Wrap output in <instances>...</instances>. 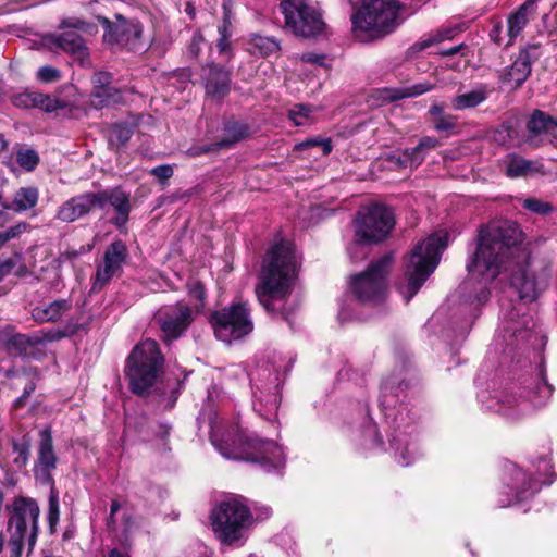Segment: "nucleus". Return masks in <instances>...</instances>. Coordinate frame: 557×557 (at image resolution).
I'll use <instances>...</instances> for the list:
<instances>
[{
  "label": "nucleus",
  "mask_w": 557,
  "mask_h": 557,
  "mask_svg": "<svg viewBox=\"0 0 557 557\" xmlns=\"http://www.w3.org/2000/svg\"><path fill=\"white\" fill-rule=\"evenodd\" d=\"M522 232L510 221H495L479 231L476 248L469 258V280L460 286V293L468 294L467 300L484 304L490 297L487 285L505 272H510L511 288L519 301L506 308L502 314L496 343L504 352L528 348L537 339L535 322L527 313V302L536 299L539 283L528 272V252L520 247Z\"/></svg>",
  "instance_id": "1"
},
{
  "label": "nucleus",
  "mask_w": 557,
  "mask_h": 557,
  "mask_svg": "<svg viewBox=\"0 0 557 557\" xmlns=\"http://www.w3.org/2000/svg\"><path fill=\"white\" fill-rule=\"evenodd\" d=\"M297 275V258L294 245L281 240L267 252L256 286L259 302L268 312H274L272 300L284 299L292 292Z\"/></svg>",
  "instance_id": "2"
},
{
  "label": "nucleus",
  "mask_w": 557,
  "mask_h": 557,
  "mask_svg": "<svg viewBox=\"0 0 557 557\" xmlns=\"http://www.w3.org/2000/svg\"><path fill=\"white\" fill-rule=\"evenodd\" d=\"M210 438L225 458L258 463L267 472L285 466L283 448L273 441L260 438L253 432L237 428L224 437L212 428Z\"/></svg>",
  "instance_id": "3"
},
{
  "label": "nucleus",
  "mask_w": 557,
  "mask_h": 557,
  "mask_svg": "<svg viewBox=\"0 0 557 557\" xmlns=\"http://www.w3.org/2000/svg\"><path fill=\"white\" fill-rule=\"evenodd\" d=\"M448 245V234L436 232L418 243L405 264V281L398 286L408 302L421 288L440 263L441 255Z\"/></svg>",
  "instance_id": "4"
},
{
  "label": "nucleus",
  "mask_w": 557,
  "mask_h": 557,
  "mask_svg": "<svg viewBox=\"0 0 557 557\" xmlns=\"http://www.w3.org/2000/svg\"><path fill=\"white\" fill-rule=\"evenodd\" d=\"M110 203L117 215L114 223L117 226L124 225L128 220L131 211L129 195L120 187L99 191H86L64 201L55 212V219L72 223L86 215L95 209H103Z\"/></svg>",
  "instance_id": "5"
},
{
  "label": "nucleus",
  "mask_w": 557,
  "mask_h": 557,
  "mask_svg": "<svg viewBox=\"0 0 557 557\" xmlns=\"http://www.w3.org/2000/svg\"><path fill=\"white\" fill-rule=\"evenodd\" d=\"M8 545L14 557H21L25 545L33 549L39 533L40 508L36 499L16 496L8 505Z\"/></svg>",
  "instance_id": "6"
},
{
  "label": "nucleus",
  "mask_w": 557,
  "mask_h": 557,
  "mask_svg": "<svg viewBox=\"0 0 557 557\" xmlns=\"http://www.w3.org/2000/svg\"><path fill=\"white\" fill-rule=\"evenodd\" d=\"M253 522L249 507L239 498L221 502L211 513V525L216 540L228 546H243Z\"/></svg>",
  "instance_id": "7"
},
{
  "label": "nucleus",
  "mask_w": 557,
  "mask_h": 557,
  "mask_svg": "<svg viewBox=\"0 0 557 557\" xmlns=\"http://www.w3.org/2000/svg\"><path fill=\"white\" fill-rule=\"evenodd\" d=\"M158 343L145 339L137 344L126 360L125 374L133 393L144 395L156 383L163 368Z\"/></svg>",
  "instance_id": "8"
},
{
  "label": "nucleus",
  "mask_w": 557,
  "mask_h": 557,
  "mask_svg": "<svg viewBox=\"0 0 557 557\" xmlns=\"http://www.w3.org/2000/svg\"><path fill=\"white\" fill-rule=\"evenodd\" d=\"M356 36L370 34L382 37L393 33L401 23L400 5L396 0H369L351 16Z\"/></svg>",
  "instance_id": "9"
},
{
  "label": "nucleus",
  "mask_w": 557,
  "mask_h": 557,
  "mask_svg": "<svg viewBox=\"0 0 557 557\" xmlns=\"http://www.w3.org/2000/svg\"><path fill=\"white\" fill-rule=\"evenodd\" d=\"M60 34H50L44 38L45 45L50 49H60L70 53L82 65L89 64V52L82 35H96L97 26L81 17L71 16L61 21Z\"/></svg>",
  "instance_id": "10"
},
{
  "label": "nucleus",
  "mask_w": 557,
  "mask_h": 557,
  "mask_svg": "<svg viewBox=\"0 0 557 557\" xmlns=\"http://www.w3.org/2000/svg\"><path fill=\"white\" fill-rule=\"evenodd\" d=\"M392 264L393 256L388 253L371 262L363 272L350 277V290L359 302L377 304L384 300Z\"/></svg>",
  "instance_id": "11"
},
{
  "label": "nucleus",
  "mask_w": 557,
  "mask_h": 557,
  "mask_svg": "<svg viewBox=\"0 0 557 557\" xmlns=\"http://www.w3.org/2000/svg\"><path fill=\"white\" fill-rule=\"evenodd\" d=\"M354 222L356 244H376L389 235L395 216L391 208L373 203L359 210Z\"/></svg>",
  "instance_id": "12"
},
{
  "label": "nucleus",
  "mask_w": 557,
  "mask_h": 557,
  "mask_svg": "<svg viewBox=\"0 0 557 557\" xmlns=\"http://www.w3.org/2000/svg\"><path fill=\"white\" fill-rule=\"evenodd\" d=\"M215 336L225 343L240 339L253 330V322L247 304H232L211 315Z\"/></svg>",
  "instance_id": "13"
},
{
  "label": "nucleus",
  "mask_w": 557,
  "mask_h": 557,
  "mask_svg": "<svg viewBox=\"0 0 557 557\" xmlns=\"http://www.w3.org/2000/svg\"><path fill=\"white\" fill-rule=\"evenodd\" d=\"M280 7L285 26L296 36L315 37L324 30L325 23L320 11L308 0H283Z\"/></svg>",
  "instance_id": "14"
},
{
  "label": "nucleus",
  "mask_w": 557,
  "mask_h": 557,
  "mask_svg": "<svg viewBox=\"0 0 557 557\" xmlns=\"http://www.w3.org/2000/svg\"><path fill=\"white\" fill-rule=\"evenodd\" d=\"M527 395L504 394L500 396L499 411L511 418L528 413L532 407L544 405L553 394V387L546 382L544 373L539 370L532 383L523 387Z\"/></svg>",
  "instance_id": "15"
},
{
  "label": "nucleus",
  "mask_w": 557,
  "mask_h": 557,
  "mask_svg": "<svg viewBox=\"0 0 557 557\" xmlns=\"http://www.w3.org/2000/svg\"><path fill=\"white\" fill-rule=\"evenodd\" d=\"M250 380L253 388L256 410L262 411V407H264L267 412H275L281 401L280 387L283 383L278 370L269 364L259 366L251 373Z\"/></svg>",
  "instance_id": "16"
},
{
  "label": "nucleus",
  "mask_w": 557,
  "mask_h": 557,
  "mask_svg": "<svg viewBox=\"0 0 557 557\" xmlns=\"http://www.w3.org/2000/svg\"><path fill=\"white\" fill-rule=\"evenodd\" d=\"M115 22L107 17L99 21L104 26L103 39L109 45H116L129 51L143 49V25L137 20H126L120 14L115 15Z\"/></svg>",
  "instance_id": "17"
},
{
  "label": "nucleus",
  "mask_w": 557,
  "mask_h": 557,
  "mask_svg": "<svg viewBox=\"0 0 557 557\" xmlns=\"http://www.w3.org/2000/svg\"><path fill=\"white\" fill-rule=\"evenodd\" d=\"M156 320L166 341L178 338L193 321L190 307L183 302L161 308Z\"/></svg>",
  "instance_id": "18"
},
{
  "label": "nucleus",
  "mask_w": 557,
  "mask_h": 557,
  "mask_svg": "<svg viewBox=\"0 0 557 557\" xmlns=\"http://www.w3.org/2000/svg\"><path fill=\"white\" fill-rule=\"evenodd\" d=\"M39 436L34 476L41 484H49L52 482V471L57 468L58 458L53 449L51 430H41Z\"/></svg>",
  "instance_id": "19"
},
{
  "label": "nucleus",
  "mask_w": 557,
  "mask_h": 557,
  "mask_svg": "<svg viewBox=\"0 0 557 557\" xmlns=\"http://www.w3.org/2000/svg\"><path fill=\"white\" fill-rule=\"evenodd\" d=\"M127 256V249L121 240L113 242L106 250L103 256V263L98 267L92 290H100L107 283L115 276Z\"/></svg>",
  "instance_id": "20"
},
{
  "label": "nucleus",
  "mask_w": 557,
  "mask_h": 557,
  "mask_svg": "<svg viewBox=\"0 0 557 557\" xmlns=\"http://www.w3.org/2000/svg\"><path fill=\"white\" fill-rule=\"evenodd\" d=\"M541 47L537 44L528 45L522 49L513 63L503 75V82L508 83L512 88H519L530 76L532 62L541 54Z\"/></svg>",
  "instance_id": "21"
},
{
  "label": "nucleus",
  "mask_w": 557,
  "mask_h": 557,
  "mask_svg": "<svg viewBox=\"0 0 557 557\" xmlns=\"http://www.w3.org/2000/svg\"><path fill=\"white\" fill-rule=\"evenodd\" d=\"M39 337L16 333L11 327L0 330V348L11 357H30L40 343Z\"/></svg>",
  "instance_id": "22"
},
{
  "label": "nucleus",
  "mask_w": 557,
  "mask_h": 557,
  "mask_svg": "<svg viewBox=\"0 0 557 557\" xmlns=\"http://www.w3.org/2000/svg\"><path fill=\"white\" fill-rule=\"evenodd\" d=\"M206 94L216 100L223 99L231 89V72L223 66L209 64L201 74Z\"/></svg>",
  "instance_id": "23"
},
{
  "label": "nucleus",
  "mask_w": 557,
  "mask_h": 557,
  "mask_svg": "<svg viewBox=\"0 0 557 557\" xmlns=\"http://www.w3.org/2000/svg\"><path fill=\"white\" fill-rule=\"evenodd\" d=\"M509 471L511 473V483H508V487L510 492L515 491V498L508 499V502L499 500L500 507L511 506L515 503L525 500L535 492L533 487L534 482L527 472L516 466H511Z\"/></svg>",
  "instance_id": "24"
},
{
  "label": "nucleus",
  "mask_w": 557,
  "mask_h": 557,
  "mask_svg": "<svg viewBox=\"0 0 557 557\" xmlns=\"http://www.w3.org/2000/svg\"><path fill=\"white\" fill-rule=\"evenodd\" d=\"M527 128L529 131L527 143L532 147H539L542 144V139L539 136L542 134H553L557 128V121L536 110L528 121Z\"/></svg>",
  "instance_id": "25"
},
{
  "label": "nucleus",
  "mask_w": 557,
  "mask_h": 557,
  "mask_svg": "<svg viewBox=\"0 0 557 557\" xmlns=\"http://www.w3.org/2000/svg\"><path fill=\"white\" fill-rule=\"evenodd\" d=\"M490 95V90L486 86L480 85L476 88L458 94L450 100L451 108L456 111H462L468 109H474L483 103Z\"/></svg>",
  "instance_id": "26"
},
{
  "label": "nucleus",
  "mask_w": 557,
  "mask_h": 557,
  "mask_svg": "<svg viewBox=\"0 0 557 557\" xmlns=\"http://www.w3.org/2000/svg\"><path fill=\"white\" fill-rule=\"evenodd\" d=\"M72 302L67 299H58L46 306L33 310V317L40 323L60 320L65 312L71 310Z\"/></svg>",
  "instance_id": "27"
},
{
  "label": "nucleus",
  "mask_w": 557,
  "mask_h": 557,
  "mask_svg": "<svg viewBox=\"0 0 557 557\" xmlns=\"http://www.w3.org/2000/svg\"><path fill=\"white\" fill-rule=\"evenodd\" d=\"M509 177L516 178L534 174L545 175L544 165L540 162L528 160L521 157H512L506 168Z\"/></svg>",
  "instance_id": "28"
},
{
  "label": "nucleus",
  "mask_w": 557,
  "mask_h": 557,
  "mask_svg": "<svg viewBox=\"0 0 557 557\" xmlns=\"http://www.w3.org/2000/svg\"><path fill=\"white\" fill-rule=\"evenodd\" d=\"M38 198L39 191L36 187H21L14 194L12 202L2 203V208L13 210L15 212H23L34 208L38 202Z\"/></svg>",
  "instance_id": "29"
},
{
  "label": "nucleus",
  "mask_w": 557,
  "mask_h": 557,
  "mask_svg": "<svg viewBox=\"0 0 557 557\" xmlns=\"http://www.w3.org/2000/svg\"><path fill=\"white\" fill-rule=\"evenodd\" d=\"M435 88V84L430 82H421L404 88H386L380 91L384 101H395L409 97H417L431 91Z\"/></svg>",
  "instance_id": "30"
},
{
  "label": "nucleus",
  "mask_w": 557,
  "mask_h": 557,
  "mask_svg": "<svg viewBox=\"0 0 557 557\" xmlns=\"http://www.w3.org/2000/svg\"><path fill=\"white\" fill-rule=\"evenodd\" d=\"M391 445L395 450V460L401 467L411 465L419 457L417 443L408 442L403 434L394 437Z\"/></svg>",
  "instance_id": "31"
},
{
  "label": "nucleus",
  "mask_w": 557,
  "mask_h": 557,
  "mask_svg": "<svg viewBox=\"0 0 557 557\" xmlns=\"http://www.w3.org/2000/svg\"><path fill=\"white\" fill-rule=\"evenodd\" d=\"M280 50V44L273 37L253 34L247 41V51L253 55L268 57Z\"/></svg>",
  "instance_id": "32"
},
{
  "label": "nucleus",
  "mask_w": 557,
  "mask_h": 557,
  "mask_svg": "<svg viewBox=\"0 0 557 557\" xmlns=\"http://www.w3.org/2000/svg\"><path fill=\"white\" fill-rule=\"evenodd\" d=\"M532 3L525 2L522 4L513 14L508 18V36L509 41L507 45H511L513 40L520 35L525 27L528 18V9L532 8Z\"/></svg>",
  "instance_id": "33"
},
{
  "label": "nucleus",
  "mask_w": 557,
  "mask_h": 557,
  "mask_svg": "<svg viewBox=\"0 0 557 557\" xmlns=\"http://www.w3.org/2000/svg\"><path fill=\"white\" fill-rule=\"evenodd\" d=\"M454 36V29L453 28H444L441 30H436L435 33H431L424 37H422L420 40L414 42L410 50L412 52H421L434 45H437L446 39H451Z\"/></svg>",
  "instance_id": "34"
},
{
  "label": "nucleus",
  "mask_w": 557,
  "mask_h": 557,
  "mask_svg": "<svg viewBox=\"0 0 557 557\" xmlns=\"http://www.w3.org/2000/svg\"><path fill=\"white\" fill-rule=\"evenodd\" d=\"M122 100L120 90L114 86L109 85L107 88L92 91L91 104L96 109H100L106 106L117 103Z\"/></svg>",
  "instance_id": "35"
},
{
  "label": "nucleus",
  "mask_w": 557,
  "mask_h": 557,
  "mask_svg": "<svg viewBox=\"0 0 557 557\" xmlns=\"http://www.w3.org/2000/svg\"><path fill=\"white\" fill-rule=\"evenodd\" d=\"M226 137L219 144L221 147H228L249 136V127L246 123L235 121L230 122L226 127Z\"/></svg>",
  "instance_id": "36"
},
{
  "label": "nucleus",
  "mask_w": 557,
  "mask_h": 557,
  "mask_svg": "<svg viewBox=\"0 0 557 557\" xmlns=\"http://www.w3.org/2000/svg\"><path fill=\"white\" fill-rule=\"evenodd\" d=\"M391 169L398 170L405 168H417L421 164V158L414 157L410 149H406L398 154H392L387 158Z\"/></svg>",
  "instance_id": "37"
},
{
  "label": "nucleus",
  "mask_w": 557,
  "mask_h": 557,
  "mask_svg": "<svg viewBox=\"0 0 557 557\" xmlns=\"http://www.w3.org/2000/svg\"><path fill=\"white\" fill-rule=\"evenodd\" d=\"M318 148L321 150V156H327L332 149V141L330 138L312 137L308 138L295 146L296 150L304 151L307 149Z\"/></svg>",
  "instance_id": "38"
},
{
  "label": "nucleus",
  "mask_w": 557,
  "mask_h": 557,
  "mask_svg": "<svg viewBox=\"0 0 557 557\" xmlns=\"http://www.w3.org/2000/svg\"><path fill=\"white\" fill-rule=\"evenodd\" d=\"M311 113V107L300 103L289 110L288 116L296 126H305L312 122Z\"/></svg>",
  "instance_id": "39"
},
{
  "label": "nucleus",
  "mask_w": 557,
  "mask_h": 557,
  "mask_svg": "<svg viewBox=\"0 0 557 557\" xmlns=\"http://www.w3.org/2000/svg\"><path fill=\"white\" fill-rule=\"evenodd\" d=\"M522 208L539 215H548L554 211L550 202L533 197L523 199Z\"/></svg>",
  "instance_id": "40"
},
{
  "label": "nucleus",
  "mask_w": 557,
  "mask_h": 557,
  "mask_svg": "<svg viewBox=\"0 0 557 557\" xmlns=\"http://www.w3.org/2000/svg\"><path fill=\"white\" fill-rule=\"evenodd\" d=\"M59 519H60L59 498H58V494L52 491L49 496L48 512H47V520H48L51 533H53L55 531V528L59 523Z\"/></svg>",
  "instance_id": "41"
},
{
  "label": "nucleus",
  "mask_w": 557,
  "mask_h": 557,
  "mask_svg": "<svg viewBox=\"0 0 557 557\" xmlns=\"http://www.w3.org/2000/svg\"><path fill=\"white\" fill-rule=\"evenodd\" d=\"M38 104H36V108H39L46 112H54L58 109L65 108V102L63 100H60L57 97L46 95L38 92Z\"/></svg>",
  "instance_id": "42"
},
{
  "label": "nucleus",
  "mask_w": 557,
  "mask_h": 557,
  "mask_svg": "<svg viewBox=\"0 0 557 557\" xmlns=\"http://www.w3.org/2000/svg\"><path fill=\"white\" fill-rule=\"evenodd\" d=\"M17 163L25 170L32 171L38 164L39 158L35 150H20L16 156Z\"/></svg>",
  "instance_id": "43"
},
{
  "label": "nucleus",
  "mask_w": 557,
  "mask_h": 557,
  "mask_svg": "<svg viewBox=\"0 0 557 557\" xmlns=\"http://www.w3.org/2000/svg\"><path fill=\"white\" fill-rule=\"evenodd\" d=\"M37 91H24L13 97V104L17 108H36L38 104Z\"/></svg>",
  "instance_id": "44"
},
{
  "label": "nucleus",
  "mask_w": 557,
  "mask_h": 557,
  "mask_svg": "<svg viewBox=\"0 0 557 557\" xmlns=\"http://www.w3.org/2000/svg\"><path fill=\"white\" fill-rule=\"evenodd\" d=\"M133 135V128L127 124H115L111 129V140L120 145L126 144Z\"/></svg>",
  "instance_id": "45"
},
{
  "label": "nucleus",
  "mask_w": 557,
  "mask_h": 557,
  "mask_svg": "<svg viewBox=\"0 0 557 557\" xmlns=\"http://www.w3.org/2000/svg\"><path fill=\"white\" fill-rule=\"evenodd\" d=\"M437 144L438 140L436 138L426 136L423 137L419 141V144L416 147L411 148L410 150L412 151L414 157H420L422 162L425 158V151L435 148Z\"/></svg>",
  "instance_id": "46"
},
{
  "label": "nucleus",
  "mask_w": 557,
  "mask_h": 557,
  "mask_svg": "<svg viewBox=\"0 0 557 557\" xmlns=\"http://www.w3.org/2000/svg\"><path fill=\"white\" fill-rule=\"evenodd\" d=\"M61 77L60 71L53 66H42L37 71V78L44 83H53Z\"/></svg>",
  "instance_id": "47"
},
{
  "label": "nucleus",
  "mask_w": 557,
  "mask_h": 557,
  "mask_svg": "<svg viewBox=\"0 0 557 557\" xmlns=\"http://www.w3.org/2000/svg\"><path fill=\"white\" fill-rule=\"evenodd\" d=\"M456 117L453 115H440L435 120L434 127L438 132L449 131L456 126Z\"/></svg>",
  "instance_id": "48"
},
{
  "label": "nucleus",
  "mask_w": 557,
  "mask_h": 557,
  "mask_svg": "<svg viewBox=\"0 0 557 557\" xmlns=\"http://www.w3.org/2000/svg\"><path fill=\"white\" fill-rule=\"evenodd\" d=\"M111 74L107 72H98L92 76L94 91L107 88L111 85Z\"/></svg>",
  "instance_id": "49"
},
{
  "label": "nucleus",
  "mask_w": 557,
  "mask_h": 557,
  "mask_svg": "<svg viewBox=\"0 0 557 557\" xmlns=\"http://www.w3.org/2000/svg\"><path fill=\"white\" fill-rule=\"evenodd\" d=\"M188 293L190 297L200 301L203 305V299L206 296L203 285L198 281H193L188 284Z\"/></svg>",
  "instance_id": "50"
},
{
  "label": "nucleus",
  "mask_w": 557,
  "mask_h": 557,
  "mask_svg": "<svg viewBox=\"0 0 557 557\" xmlns=\"http://www.w3.org/2000/svg\"><path fill=\"white\" fill-rule=\"evenodd\" d=\"M150 173L160 181H166L173 175L174 170L171 165L163 164L151 169Z\"/></svg>",
  "instance_id": "51"
},
{
  "label": "nucleus",
  "mask_w": 557,
  "mask_h": 557,
  "mask_svg": "<svg viewBox=\"0 0 557 557\" xmlns=\"http://www.w3.org/2000/svg\"><path fill=\"white\" fill-rule=\"evenodd\" d=\"M203 41H205V39L201 34L196 33L193 35L191 40L188 46V53L193 58H197L199 55Z\"/></svg>",
  "instance_id": "52"
},
{
  "label": "nucleus",
  "mask_w": 557,
  "mask_h": 557,
  "mask_svg": "<svg viewBox=\"0 0 557 557\" xmlns=\"http://www.w3.org/2000/svg\"><path fill=\"white\" fill-rule=\"evenodd\" d=\"M27 227V224L24 222L17 223L5 230L3 233L5 235L7 240H11L20 236Z\"/></svg>",
  "instance_id": "53"
},
{
  "label": "nucleus",
  "mask_w": 557,
  "mask_h": 557,
  "mask_svg": "<svg viewBox=\"0 0 557 557\" xmlns=\"http://www.w3.org/2000/svg\"><path fill=\"white\" fill-rule=\"evenodd\" d=\"M27 227V224L24 222L17 223L5 230L3 233L5 235L7 240H11L20 236Z\"/></svg>",
  "instance_id": "54"
},
{
  "label": "nucleus",
  "mask_w": 557,
  "mask_h": 557,
  "mask_svg": "<svg viewBox=\"0 0 557 557\" xmlns=\"http://www.w3.org/2000/svg\"><path fill=\"white\" fill-rule=\"evenodd\" d=\"M14 451L18 453V458H16L15 462H21L22 466H25L28 460V446L20 445L14 443Z\"/></svg>",
  "instance_id": "55"
},
{
  "label": "nucleus",
  "mask_w": 557,
  "mask_h": 557,
  "mask_svg": "<svg viewBox=\"0 0 557 557\" xmlns=\"http://www.w3.org/2000/svg\"><path fill=\"white\" fill-rule=\"evenodd\" d=\"M300 59H301L302 62H308V63H313V64H318V65H323L325 58H324L323 54H317V53H312V52H307V53H304Z\"/></svg>",
  "instance_id": "56"
},
{
  "label": "nucleus",
  "mask_w": 557,
  "mask_h": 557,
  "mask_svg": "<svg viewBox=\"0 0 557 557\" xmlns=\"http://www.w3.org/2000/svg\"><path fill=\"white\" fill-rule=\"evenodd\" d=\"M367 434L370 435V436H373V445L374 446H381L382 443H383V440L382 437L380 436V434L377 433V430H376V425L375 424H370L368 428H367Z\"/></svg>",
  "instance_id": "57"
},
{
  "label": "nucleus",
  "mask_w": 557,
  "mask_h": 557,
  "mask_svg": "<svg viewBox=\"0 0 557 557\" xmlns=\"http://www.w3.org/2000/svg\"><path fill=\"white\" fill-rule=\"evenodd\" d=\"M223 21L226 23V20L228 21V24H232L233 13H232V3L231 1H224L223 2Z\"/></svg>",
  "instance_id": "58"
},
{
  "label": "nucleus",
  "mask_w": 557,
  "mask_h": 557,
  "mask_svg": "<svg viewBox=\"0 0 557 557\" xmlns=\"http://www.w3.org/2000/svg\"><path fill=\"white\" fill-rule=\"evenodd\" d=\"M189 557H211V550L203 544H197L195 554Z\"/></svg>",
  "instance_id": "59"
},
{
  "label": "nucleus",
  "mask_w": 557,
  "mask_h": 557,
  "mask_svg": "<svg viewBox=\"0 0 557 557\" xmlns=\"http://www.w3.org/2000/svg\"><path fill=\"white\" fill-rule=\"evenodd\" d=\"M230 37H219L216 47L220 53H224L230 49Z\"/></svg>",
  "instance_id": "60"
},
{
  "label": "nucleus",
  "mask_w": 557,
  "mask_h": 557,
  "mask_svg": "<svg viewBox=\"0 0 557 557\" xmlns=\"http://www.w3.org/2000/svg\"><path fill=\"white\" fill-rule=\"evenodd\" d=\"M231 26L227 20L226 23L222 22L218 27L219 37H231Z\"/></svg>",
  "instance_id": "61"
},
{
  "label": "nucleus",
  "mask_w": 557,
  "mask_h": 557,
  "mask_svg": "<svg viewBox=\"0 0 557 557\" xmlns=\"http://www.w3.org/2000/svg\"><path fill=\"white\" fill-rule=\"evenodd\" d=\"M429 113L437 119L440 115H444L443 107L438 106V104H434L430 108Z\"/></svg>",
  "instance_id": "62"
},
{
  "label": "nucleus",
  "mask_w": 557,
  "mask_h": 557,
  "mask_svg": "<svg viewBox=\"0 0 557 557\" xmlns=\"http://www.w3.org/2000/svg\"><path fill=\"white\" fill-rule=\"evenodd\" d=\"M462 48V45L454 46L447 50L441 52L442 55H454L457 54Z\"/></svg>",
  "instance_id": "63"
},
{
  "label": "nucleus",
  "mask_w": 557,
  "mask_h": 557,
  "mask_svg": "<svg viewBox=\"0 0 557 557\" xmlns=\"http://www.w3.org/2000/svg\"><path fill=\"white\" fill-rule=\"evenodd\" d=\"M35 389H36V384H35V382L30 381L24 387L23 395L26 397H29Z\"/></svg>",
  "instance_id": "64"
}]
</instances>
